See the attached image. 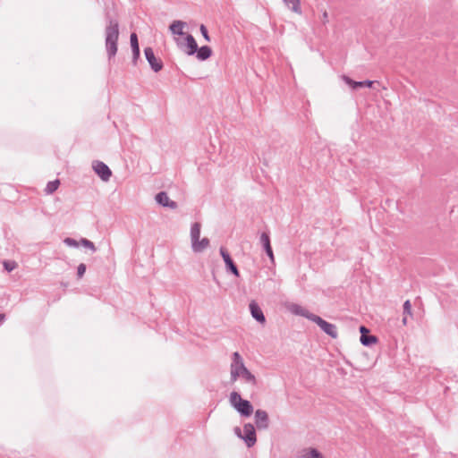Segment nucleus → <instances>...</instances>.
<instances>
[{
    "mask_svg": "<svg viewBox=\"0 0 458 458\" xmlns=\"http://www.w3.org/2000/svg\"><path fill=\"white\" fill-rule=\"evenodd\" d=\"M242 377L243 381L254 389L257 384L255 376L245 367L243 360L238 352L232 355V363L230 366V379L235 382L238 378Z\"/></svg>",
    "mask_w": 458,
    "mask_h": 458,
    "instance_id": "obj_1",
    "label": "nucleus"
},
{
    "mask_svg": "<svg viewBox=\"0 0 458 458\" xmlns=\"http://www.w3.org/2000/svg\"><path fill=\"white\" fill-rule=\"evenodd\" d=\"M176 46L188 55L197 54L200 61L208 59L212 55V49L208 46L198 47V44L192 35H186V38H174Z\"/></svg>",
    "mask_w": 458,
    "mask_h": 458,
    "instance_id": "obj_2",
    "label": "nucleus"
},
{
    "mask_svg": "<svg viewBox=\"0 0 458 458\" xmlns=\"http://www.w3.org/2000/svg\"><path fill=\"white\" fill-rule=\"evenodd\" d=\"M106 49L108 59H112L117 53V42L119 38V25L117 21L108 19L105 30Z\"/></svg>",
    "mask_w": 458,
    "mask_h": 458,
    "instance_id": "obj_3",
    "label": "nucleus"
},
{
    "mask_svg": "<svg viewBox=\"0 0 458 458\" xmlns=\"http://www.w3.org/2000/svg\"><path fill=\"white\" fill-rule=\"evenodd\" d=\"M231 405L244 417H249L253 412V406L248 400L241 397L238 392H232L230 394Z\"/></svg>",
    "mask_w": 458,
    "mask_h": 458,
    "instance_id": "obj_4",
    "label": "nucleus"
},
{
    "mask_svg": "<svg viewBox=\"0 0 458 458\" xmlns=\"http://www.w3.org/2000/svg\"><path fill=\"white\" fill-rule=\"evenodd\" d=\"M235 434L244 440L248 447H251L255 445L257 438H256V432L254 426L250 423L245 424L243 427V432L244 435H242L240 428H234Z\"/></svg>",
    "mask_w": 458,
    "mask_h": 458,
    "instance_id": "obj_5",
    "label": "nucleus"
},
{
    "mask_svg": "<svg viewBox=\"0 0 458 458\" xmlns=\"http://www.w3.org/2000/svg\"><path fill=\"white\" fill-rule=\"evenodd\" d=\"M312 322L316 323L323 332L332 338H336L338 336L336 326L324 320L319 316L313 317Z\"/></svg>",
    "mask_w": 458,
    "mask_h": 458,
    "instance_id": "obj_6",
    "label": "nucleus"
},
{
    "mask_svg": "<svg viewBox=\"0 0 458 458\" xmlns=\"http://www.w3.org/2000/svg\"><path fill=\"white\" fill-rule=\"evenodd\" d=\"M92 168L102 181L108 182L110 180L112 171L104 162L98 160L93 161Z\"/></svg>",
    "mask_w": 458,
    "mask_h": 458,
    "instance_id": "obj_7",
    "label": "nucleus"
},
{
    "mask_svg": "<svg viewBox=\"0 0 458 458\" xmlns=\"http://www.w3.org/2000/svg\"><path fill=\"white\" fill-rule=\"evenodd\" d=\"M219 251H220V255L222 256V258L224 259V262L225 264L227 271H230L235 276H239L240 273H239V270L237 268V266L235 265V263L232 259V258H231L229 252L227 251V250L225 248H224V247H221Z\"/></svg>",
    "mask_w": 458,
    "mask_h": 458,
    "instance_id": "obj_8",
    "label": "nucleus"
},
{
    "mask_svg": "<svg viewBox=\"0 0 458 458\" xmlns=\"http://www.w3.org/2000/svg\"><path fill=\"white\" fill-rule=\"evenodd\" d=\"M144 53H145L146 59L148 62L151 69L155 72H157L161 71L162 68H163V64H162V62L160 60H158L155 56L153 49L151 47H146L144 49Z\"/></svg>",
    "mask_w": 458,
    "mask_h": 458,
    "instance_id": "obj_9",
    "label": "nucleus"
},
{
    "mask_svg": "<svg viewBox=\"0 0 458 458\" xmlns=\"http://www.w3.org/2000/svg\"><path fill=\"white\" fill-rule=\"evenodd\" d=\"M187 27V23L185 21H174L170 26H169V30L170 32L172 33V35L174 36V38H181L180 37H186V35H188L187 33L184 32V29ZM186 38H184L185 39Z\"/></svg>",
    "mask_w": 458,
    "mask_h": 458,
    "instance_id": "obj_10",
    "label": "nucleus"
},
{
    "mask_svg": "<svg viewBox=\"0 0 458 458\" xmlns=\"http://www.w3.org/2000/svg\"><path fill=\"white\" fill-rule=\"evenodd\" d=\"M288 310L293 315L306 318L310 321H313V317L317 316L310 313L306 308L296 303L288 304Z\"/></svg>",
    "mask_w": 458,
    "mask_h": 458,
    "instance_id": "obj_11",
    "label": "nucleus"
},
{
    "mask_svg": "<svg viewBox=\"0 0 458 458\" xmlns=\"http://www.w3.org/2000/svg\"><path fill=\"white\" fill-rule=\"evenodd\" d=\"M155 199L156 201L163 207L169 208L172 209H175L177 208V203L174 200H171L167 193L165 191H160L159 193H157Z\"/></svg>",
    "mask_w": 458,
    "mask_h": 458,
    "instance_id": "obj_12",
    "label": "nucleus"
},
{
    "mask_svg": "<svg viewBox=\"0 0 458 458\" xmlns=\"http://www.w3.org/2000/svg\"><path fill=\"white\" fill-rule=\"evenodd\" d=\"M249 308L253 318H255L258 322L261 324H264L266 322L263 311L255 301H251L250 302Z\"/></svg>",
    "mask_w": 458,
    "mask_h": 458,
    "instance_id": "obj_13",
    "label": "nucleus"
},
{
    "mask_svg": "<svg viewBox=\"0 0 458 458\" xmlns=\"http://www.w3.org/2000/svg\"><path fill=\"white\" fill-rule=\"evenodd\" d=\"M255 423L258 428L263 429L268 427V415L263 410H257L255 412Z\"/></svg>",
    "mask_w": 458,
    "mask_h": 458,
    "instance_id": "obj_14",
    "label": "nucleus"
},
{
    "mask_svg": "<svg viewBox=\"0 0 458 458\" xmlns=\"http://www.w3.org/2000/svg\"><path fill=\"white\" fill-rule=\"evenodd\" d=\"M260 244L271 260L274 259L273 250L270 245V238L267 233H262L259 239Z\"/></svg>",
    "mask_w": 458,
    "mask_h": 458,
    "instance_id": "obj_15",
    "label": "nucleus"
},
{
    "mask_svg": "<svg viewBox=\"0 0 458 458\" xmlns=\"http://www.w3.org/2000/svg\"><path fill=\"white\" fill-rule=\"evenodd\" d=\"M208 246H209V240L206 237L200 241L199 239L191 243L192 250L196 253L202 252Z\"/></svg>",
    "mask_w": 458,
    "mask_h": 458,
    "instance_id": "obj_16",
    "label": "nucleus"
},
{
    "mask_svg": "<svg viewBox=\"0 0 458 458\" xmlns=\"http://www.w3.org/2000/svg\"><path fill=\"white\" fill-rule=\"evenodd\" d=\"M201 225L199 223H194L191 228V243L199 239Z\"/></svg>",
    "mask_w": 458,
    "mask_h": 458,
    "instance_id": "obj_17",
    "label": "nucleus"
},
{
    "mask_svg": "<svg viewBox=\"0 0 458 458\" xmlns=\"http://www.w3.org/2000/svg\"><path fill=\"white\" fill-rule=\"evenodd\" d=\"M302 458H324V456L318 449L309 448L304 450Z\"/></svg>",
    "mask_w": 458,
    "mask_h": 458,
    "instance_id": "obj_18",
    "label": "nucleus"
},
{
    "mask_svg": "<svg viewBox=\"0 0 458 458\" xmlns=\"http://www.w3.org/2000/svg\"><path fill=\"white\" fill-rule=\"evenodd\" d=\"M377 342V338L375 335H360V343L364 346H370L373 344Z\"/></svg>",
    "mask_w": 458,
    "mask_h": 458,
    "instance_id": "obj_19",
    "label": "nucleus"
},
{
    "mask_svg": "<svg viewBox=\"0 0 458 458\" xmlns=\"http://www.w3.org/2000/svg\"><path fill=\"white\" fill-rule=\"evenodd\" d=\"M288 8L299 15H301L302 13L301 7V0H288Z\"/></svg>",
    "mask_w": 458,
    "mask_h": 458,
    "instance_id": "obj_20",
    "label": "nucleus"
},
{
    "mask_svg": "<svg viewBox=\"0 0 458 458\" xmlns=\"http://www.w3.org/2000/svg\"><path fill=\"white\" fill-rule=\"evenodd\" d=\"M60 184V182L58 180L49 182L47 185L46 191L47 193H53L55 191Z\"/></svg>",
    "mask_w": 458,
    "mask_h": 458,
    "instance_id": "obj_21",
    "label": "nucleus"
},
{
    "mask_svg": "<svg viewBox=\"0 0 458 458\" xmlns=\"http://www.w3.org/2000/svg\"><path fill=\"white\" fill-rule=\"evenodd\" d=\"M342 80L347 84L349 85L352 89H358V81H355L353 80H352L350 77L346 76V75H343L342 76Z\"/></svg>",
    "mask_w": 458,
    "mask_h": 458,
    "instance_id": "obj_22",
    "label": "nucleus"
},
{
    "mask_svg": "<svg viewBox=\"0 0 458 458\" xmlns=\"http://www.w3.org/2000/svg\"><path fill=\"white\" fill-rule=\"evenodd\" d=\"M80 243H81L83 247H85V248H88V249L91 250L93 252H94V251H96V247H95L94 243H93L91 241H89V240H88V239H85V238H82V239L81 240Z\"/></svg>",
    "mask_w": 458,
    "mask_h": 458,
    "instance_id": "obj_23",
    "label": "nucleus"
},
{
    "mask_svg": "<svg viewBox=\"0 0 458 458\" xmlns=\"http://www.w3.org/2000/svg\"><path fill=\"white\" fill-rule=\"evenodd\" d=\"M4 267L6 271L11 272L16 268L17 264L14 261L4 260Z\"/></svg>",
    "mask_w": 458,
    "mask_h": 458,
    "instance_id": "obj_24",
    "label": "nucleus"
},
{
    "mask_svg": "<svg viewBox=\"0 0 458 458\" xmlns=\"http://www.w3.org/2000/svg\"><path fill=\"white\" fill-rule=\"evenodd\" d=\"M131 49H135L139 47L138 37L136 33H131L130 37Z\"/></svg>",
    "mask_w": 458,
    "mask_h": 458,
    "instance_id": "obj_25",
    "label": "nucleus"
},
{
    "mask_svg": "<svg viewBox=\"0 0 458 458\" xmlns=\"http://www.w3.org/2000/svg\"><path fill=\"white\" fill-rule=\"evenodd\" d=\"M403 314L405 316H411V304L409 300L405 301L403 303Z\"/></svg>",
    "mask_w": 458,
    "mask_h": 458,
    "instance_id": "obj_26",
    "label": "nucleus"
},
{
    "mask_svg": "<svg viewBox=\"0 0 458 458\" xmlns=\"http://www.w3.org/2000/svg\"><path fill=\"white\" fill-rule=\"evenodd\" d=\"M64 242L69 247H78L79 246V242L76 240L70 238V237L65 238L64 240Z\"/></svg>",
    "mask_w": 458,
    "mask_h": 458,
    "instance_id": "obj_27",
    "label": "nucleus"
},
{
    "mask_svg": "<svg viewBox=\"0 0 458 458\" xmlns=\"http://www.w3.org/2000/svg\"><path fill=\"white\" fill-rule=\"evenodd\" d=\"M85 272H86V265L83 263L80 264L77 267L78 278H81L84 276Z\"/></svg>",
    "mask_w": 458,
    "mask_h": 458,
    "instance_id": "obj_28",
    "label": "nucleus"
},
{
    "mask_svg": "<svg viewBox=\"0 0 458 458\" xmlns=\"http://www.w3.org/2000/svg\"><path fill=\"white\" fill-rule=\"evenodd\" d=\"M199 30H200L202 36L204 37L205 40L209 42L210 41V37L208 35V30H207L206 26L201 24L200 27H199Z\"/></svg>",
    "mask_w": 458,
    "mask_h": 458,
    "instance_id": "obj_29",
    "label": "nucleus"
},
{
    "mask_svg": "<svg viewBox=\"0 0 458 458\" xmlns=\"http://www.w3.org/2000/svg\"><path fill=\"white\" fill-rule=\"evenodd\" d=\"M131 50H132V62L134 64H136L137 60L140 57V47H137V48L131 49Z\"/></svg>",
    "mask_w": 458,
    "mask_h": 458,
    "instance_id": "obj_30",
    "label": "nucleus"
},
{
    "mask_svg": "<svg viewBox=\"0 0 458 458\" xmlns=\"http://www.w3.org/2000/svg\"><path fill=\"white\" fill-rule=\"evenodd\" d=\"M373 84V81H358V88H362V87H368V88H370Z\"/></svg>",
    "mask_w": 458,
    "mask_h": 458,
    "instance_id": "obj_31",
    "label": "nucleus"
},
{
    "mask_svg": "<svg viewBox=\"0 0 458 458\" xmlns=\"http://www.w3.org/2000/svg\"><path fill=\"white\" fill-rule=\"evenodd\" d=\"M328 21V13L325 11L322 14V22L327 23Z\"/></svg>",
    "mask_w": 458,
    "mask_h": 458,
    "instance_id": "obj_32",
    "label": "nucleus"
},
{
    "mask_svg": "<svg viewBox=\"0 0 458 458\" xmlns=\"http://www.w3.org/2000/svg\"><path fill=\"white\" fill-rule=\"evenodd\" d=\"M360 332L361 333V335H366L369 333V329H367L364 326H361L360 327Z\"/></svg>",
    "mask_w": 458,
    "mask_h": 458,
    "instance_id": "obj_33",
    "label": "nucleus"
},
{
    "mask_svg": "<svg viewBox=\"0 0 458 458\" xmlns=\"http://www.w3.org/2000/svg\"><path fill=\"white\" fill-rule=\"evenodd\" d=\"M5 318V315L3 313H0V323L4 322Z\"/></svg>",
    "mask_w": 458,
    "mask_h": 458,
    "instance_id": "obj_34",
    "label": "nucleus"
},
{
    "mask_svg": "<svg viewBox=\"0 0 458 458\" xmlns=\"http://www.w3.org/2000/svg\"><path fill=\"white\" fill-rule=\"evenodd\" d=\"M403 325H406V324H407V318H406V317H404V318H403Z\"/></svg>",
    "mask_w": 458,
    "mask_h": 458,
    "instance_id": "obj_35",
    "label": "nucleus"
},
{
    "mask_svg": "<svg viewBox=\"0 0 458 458\" xmlns=\"http://www.w3.org/2000/svg\"><path fill=\"white\" fill-rule=\"evenodd\" d=\"M284 2H286V0H284Z\"/></svg>",
    "mask_w": 458,
    "mask_h": 458,
    "instance_id": "obj_36",
    "label": "nucleus"
}]
</instances>
